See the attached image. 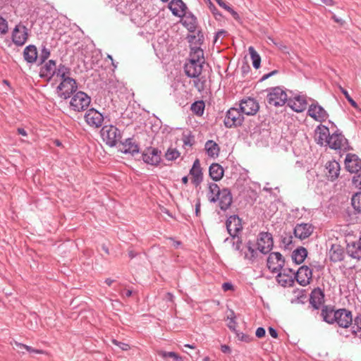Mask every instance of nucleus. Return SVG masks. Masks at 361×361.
<instances>
[{
    "label": "nucleus",
    "mask_w": 361,
    "mask_h": 361,
    "mask_svg": "<svg viewBox=\"0 0 361 361\" xmlns=\"http://www.w3.org/2000/svg\"><path fill=\"white\" fill-rule=\"evenodd\" d=\"M324 320L329 324L336 323L340 327L348 328L353 323V315L346 309L335 310L332 307H325L322 310Z\"/></svg>",
    "instance_id": "f257e3e1"
},
{
    "label": "nucleus",
    "mask_w": 361,
    "mask_h": 361,
    "mask_svg": "<svg viewBox=\"0 0 361 361\" xmlns=\"http://www.w3.org/2000/svg\"><path fill=\"white\" fill-rule=\"evenodd\" d=\"M100 135L102 141L110 147L116 146L121 139L120 130L111 125L103 126L100 130Z\"/></svg>",
    "instance_id": "f03ea898"
},
{
    "label": "nucleus",
    "mask_w": 361,
    "mask_h": 361,
    "mask_svg": "<svg viewBox=\"0 0 361 361\" xmlns=\"http://www.w3.org/2000/svg\"><path fill=\"white\" fill-rule=\"evenodd\" d=\"M91 102L90 97L83 92H78L71 98L69 104L70 108L75 112L85 111Z\"/></svg>",
    "instance_id": "7ed1b4c3"
},
{
    "label": "nucleus",
    "mask_w": 361,
    "mask_h": 361,
    "mask_svg": "<svg viewBox=\"0 0 361 361\" xmlns=\"http://www.w3.org/2000/svg\"><path fill=\"white\" fill-rule=\"evenodd\" d=\"M77 88L78 86L74 79H65L63 81H61L57 87L58 96L61 99H66L70 97L71 94L77 90Z\"/></svg>",
    "instance_id": "20e7f679"
},
{
    "label": "nucleus",
    "mask_w": 361,
    "mask_h": 361,
    "mask_svg": "<svg viewBox=\"0 0 361 361\" xmlns=\"http://www.w3.org/2000/svg\"><path fill=\"white\" fill-rule=\"evenodd\" d=\"M287 101V94L280 87H274L267 94V102L269 104L278 106H283Z\"/></svg>",
    "instance_id": "39448f33"
},
{
    "label": "nucleus",
    "mask_w": 361,
    "mask_h": 361,
    "mask_svg": "<svg viewBox=\"0 0 361 361\" xmlns=\"http://www.w3.org/2000/svg\"><path fill=\"white\" fill-rule=\"evenodd\" d=\"M257 250L263 253L267 254L269 253L274 245L272 235L271 233L268 232H262L259 233L257 238Z\"/></svg>",
    "instance_id": "423d86ee"
},
{
    "label": "nucleus",
    "mask_w": 361,
    "mask_h": 361,
    "mask_svg": "<svg viewBox=\"0 0 361 361\" xmlns=\"http://www.w3.org/2000/svg\"><path fill=\"white\" fill-rule=\"evenodd\" d=\"M244 118L241 113L235 108L230 109L224 119V124L227 128L240 126L243 122Z\"/></svg>",
    "instance_id": "0eeeda50"
},
{
    "label": "nucleus",
    "mask_w": 361,
    "mask_h": 361,
    "mask_svg": "<svg viewBox=\"0 0 361 361\" xmlns=\"http://www.w3.org/2000/svg\"><path fill=\"white\" fill-rule=\"evenodd\" d=\"M276 281L281 286H293L295 282V271L290 269H283L277 275Z\"/></svg>",
    "instance_id": "6e6552de"
},
{
    "label": "nucleus",
    "mask_w": 361,
    "mask_h": 361,
    "mask_svg": "<svg viewBox=\"0 0 361 361\" xmlns=\"http://www.w3.org/2000/svg\"><path fill=\"white\" fill-rule=\"evenodd\" d=\"M85 120L90 127L99 128L104 121V117L103 115L96 109H90L86 112Z\"/></svg>",
    "instance_id": "1a4fd4ad"
},
{
    "label": "nucleus",
    "mask_w": 361,
    "mask_h": 361,
    "mask_svg": "<svg viewBox=\"0 0 361 361\" xmlns=\"http://www.w3.org/2000/svg\"><path fill=\"white\" fill-rule=\"evenodd\" d=\"M326 145L334 149L346 150L348 149L347 140L343 135L338 133L330 135Z\"/></svg>",
    "instance_id": "9d476101"
},
{
    "label": "nucleus",
    "mask_w": 361,
    "mask_h": 361,
    "mask_svg": "<svg viewBox=\"0 0 361 361\" xmlns=\"http://www.w3.org/2000/svg\"><path fill=\"white\" fill-rule=\"evenodd\" d=\"M308 115L316 121L320 123L325 121L329 117L326 111L317 104H312L310 106Z\"/></svg>",
    "instance_id": "9b49d317"
},
{
    "label": "nucleus",
    "mask_w": 361,
    "mask_h": 361,
    "mask_svg": "<svg viewBox=\"0 0 361 361\" xmlns=\"http://www.w3.org/2000/svg\"><path fill=\"white\" fill-rule=\"evenodd\" d=\"M312 278V270L307 266H302L296 273H295V279H296L297 282L302 286H305L310 284Z\"/></svg>",
    "instance_id": "f8f14e48"
},
{
    "label": "nucleus",
    "mask_w": 361,
    "mask_h": 361,
    "mask_svg": "<svg viewBox=\"0 0 361 361\" xmlns=\"http://www.w3.org/2000/svg\"><path fill=\"white\" fill-rule=\"evenodd\" d=\"M284 265V260L279 252H272L267 259V267L272 272L280 271Z\"/></svg>",
    "instance_id": "ddd939ff"
},
{
    "label": "nucleus",
    "mask_w": 361,
    "mask_h": 361,
    "mask_svg": "<svg viewBox=\"0 0 361 361\" xmlns=\"http://www.w3.org/2000/svg\"><path fill=\"white\" fill-rule=\"evenodd\" d=\"M344 163L345 169L350 173H357L361 169V159L355 154H348Z\"/></svg>",
    "instance_id": "4468645a"
},
{
    "label": "nucleus",
    "mask_w": 361,
    "mask_h": 361,
    "mask_svg": "<svg viewBox=\"0 0 361 361\" xmlns=\"http://www.w3.org/2000/svg\"><path fill=\"white\" fill-rule=\"evenodd\" d=\"M240 108L242 113L249 116L257 114L259 106L254 99L248 97L241 101Z\"/></svg>",
    "instance_id": "2eb2a0df"
},
{
    "label": "nucleus",
    "mask_w": 361,
    "mask_h": 361,
    "mask_svg": "<svg viewBox=\"0 0 361 361\" xmlns=\"http://www.w3.org/2000/svg\"><path fill=\"white\" fill-rule=\"evenodd\" d=\"M314 231V227L310 224L302 223L295 226L294 229L295 236L300 240L310 237Z\"/></svg>",
    "instance_id": "dca6fc26"
},
{
    "label": "nucleus",
    "mask_w": 361,
    "mask_h": 361,
    "mask_svg": "<svg viewBox=\"0 0 361 361\" xmlns=\"http://www.w3.org/2000/svg\"><path fill=\"white\" fill-rule=\"evenodd\" d=\"M142 159L148 164L157 166L161 161L160 152L155 148H148L144 152Z\"/></svg>",
    "instance_id": "f3484780"
},
{
    "label": "nucleus",
    "mask_w": 361,
    "mask_h": 361,
    "mask_svg": "<svg viewBox=\"0 0 361 361\" xmlns=\"http://www.w3.org/2000/svg\"><path fill=\"white\" fill-rule=\"evenodd\" d=\"M27 30L24 25H18L13 32V42L19 46L23 45L27 39Z\"/></svg>",
    "instance_id": "a211bd4d"
},
{
    "label": "nucleus",
    "mask_w": 361,
    "mask_h": 361,
    "mask_svg": "<svg viewBox=\"0 0 361 361\" xmlns=\"http://www.w3.org/2000/svg\"><path fill=\"white\" fill-rule=\"evenodd\" d=\"M226 228L228 233L235 237L243 228L241 220L235 215L231 216L226 221Z\"/></svg>",
    "instance_id": "6ab92c4d"
},
{
    "label": "nucleus",
    "mask_w": 361,
    "mask_h": 361,
    "mask_svg": "<svg viewBox=\"0 0 361 361\" xmlns=\"http://www.w3.org/2000/svg\"><path fill=\"white\" fill-rule=\"evenodd\" d=\"M329 137V130L325 126L320 125L316 128L314 138L317 144L326 145Z\"/></svg>",
    "instance_id": "aec40b11"
},
{
    "label": "nucleus",
    "mask_w": 361,
    "mask_h": 361,
    "mask_svg": "<svg viewBox=\"0 0 361 361\" xmlns=\"http://www.w3.org/2000/svg\"><path fill=\"white\" fill-rule=\"evenodd\" d=\"M203 64L194 62V61H188L185 63L184 70L185 74L190 78H197L202 73Z\"/></svg>",
    "instance_id": "412c9836"
},
{
    "label": "nucleus",
    "mask_w": 361,
    "mask_h": 361,
    "mask_svg": "<svg viewBox=\"0 0 361 361\" xmlns=\"http://www.w3.org/2000/svg\"><path fill=\"white\" fill-rule=\"evenodd\" d=\"M288 106L296 112H302L307 107V102L304 97L297 96L288 101Z\"/></svg>",
    "instance_id": "4be33fe9"
},
{
    "label": "nucleus",
    "mask_w": 361,
    "mask_h": 361,
    "mask_svg": "<svg viewBox=\"0 0 361 361\" xmlns=\"http://www.w3.org/2000/svg\"><path fill=\"white\" fill-rule=\"evenodd\" d=\"M192 176V181L196 186L199 185L202 180V172L199 159H196L190 171Z\"/></svg>",
    "instance_id": "5701e85b"
},
{
    "label": "nucleus",
    "mask_w": 361,
    "mask_h": 361,
    "mask_svg": "<svg viewBox=\"0 0 361 361\" xmlns=\"http://www.w3.org/2000/svg\"><path fill=\"white\" fill-rule=\"evenodd\" d=\"M169 8L176 16L183 17L185 14L186 6L181 0H172Z\"/></svg>",
    "instance_id": "b1692460"
},
{
    "label": "nucleus",
    "mask_w": 361,
    "mask_h": 361,
    "mask_svg": "<svg viewBox=\"0 0 361 361\" xmlns=\"http://www.w3.org/2000/svg\"><path fill=\"white\" fill-rule=\"evenodd\" d=\"M326 175L331 180H334L338 178L340 172V165L336 161H328L326 164Z\"/></svg>",
    "instance_id": "393cba45"
},
{
    "label": "nucleus",
    "mask_w": 361,
    "mask_h": 361,
    "mask_svg": "<svg viewBox=\"0 0 361 361\" xmlns=\"http://www.w3.org/2000/svg\"><path fill=\"white\" fill-rule=\"evenodd\" d=\"M56 71V64L55 61L49 60L42 68L40 71V76L51 79L55 74Z\"/></svg>",
    "instance_id": "a878e982"
},
{
    "label": "nucleus",
    "mask_w": 361,
    "mask_h": 361,
    "mask_svg": "<svg viewBox=\"0 0 361 361\" xmlns=\"http://www.w3.org/2000/svg\"><path fill=\"white\" fill-rule=\"evenodd\" d=\"M218 200H219L220 208L222 210L227 209L232 203V196L230 191L226 188L221 190Z\"/></svg>",
    "instance_id": "bb28decb"
},
{
    "label": "nucleus",
    "mask_w": 361,
    "mask_h": 361,
    "mask_svg": "<svg viewBox=\"0 0 361 361\" xmlns=\"http://www.w3.org/2000/svg\"><path fill=\"white\" fill-rule=\"evenodd\" d=\"M194 61V62L204 64V58L203 50L197 47H192L189 55L188 61Z\"/></svg>",
    "instance_id": "cd10ccee"
},
{
    "label": "nucleus",
    "mask_w": 361,
    "mask_h": 361,
    "mask_svg": "<svg viewBox=\"0 0 361 361\" xmlns=\"http://www.w3.org/2000/svg\"><path fill=\"white\" fill-rule=\"evenodd\" d=\"M324 298V293L320 289H314L310 295V303L315 309H318L323 304Z\"/></svg>",
    "instance_id": "c85d7f7f"
},
{
    "label": "nucleus",
    "mask_w": 361,
    "mask_h": 361,
    "mask_svg": "<svg viewBox=\"0 0 361 361\" xmlns=\"http://www.w3.org/2000/svg\"><path fill=\"white\" fill-rule=\"evenodd\" d=\"M120 151L125 154L134 155L138 152L139 149L137 145L131 139H128L121 144Z\"/></svg>",
    "instance_id": "c756f323"
},
{
    "label": "nucleus",
    "mask_w": 361,
    "mask_h": 361,
    "mask_svg": "<svg viewBox=\"0 0 361 361\" xmlns=\"http://www.w3.org/2000/svg\"><path fill=\"white\" fill-rule=\"evenodd\" d=\"M25 59L29 63L35 62L37 59V48L34 45H29L25 47L23 51Z\"/></svg>",
    "instance_id": "7c9ffc66"
},
{
    "label": "nucleus",
    "mask_w": 361,
    "mask_h": 361,
    "mask_svg": "<svg viewBox=\"0 0 361 361\" xmlns=\"http://www.w3.org/2000/svg\"><path fill=\"white\" fill-rule=\"evenodd\" d=\"M343 250L339 245H332L329 250V257L331 261L338 262L343 259Z\"/></svg>",
    "instance_id": "2f4dec72"
},
{
    "label": "nucleus",
    "mask_w": 361,
    "mask_h": 361,
    "mask_svg": "<svg viewBox=\"0 0 361 361\" xmlns=\"http://www.w3.org/2000/svg\"><path fill=\"white\" fill-rule=\"evenodd\" d=\"M347 252L351 257L357 259H360L361 245L358 242L348 244L347 247Z\"/></svg>",
    "instance_id": "473e14b6"
},
{
    "label": "nucleus",
    "mask_w": 361,
    "mask_h": 361,
    "mask_svg": "<svg viewBox=\"0 0 361 361\" xmlns=\"http://www.w3.org/2000/svg\"><path fill=\"white\" fill-rule=\"evenodd\" d=\"M209 192L207 194L208 199L210 202H215L218 200L219 195L221 192L219 187L216 183H212L209 184Z\"/></svg>",
    "instance_id": "72a5a7b5"
},
{
    "label": "nucleus",
    "mask_w": 361,
    "mask_h": 361,
    "mask_svg": "<svg viewBox=\"0 0 361 361\" xmlns=\"http://www.w3.org/2000/svg\"><path fill=\"white\" fill-rule=\"evenodd\" d=\"M209 175L214 180H219L224 175V169L218 164H213L209 167Z\"/></svg>",
    "instance_id": "f704fd0d"
},
{
    "label": "nucleus",
    "mask_w": 361,
    "mask_h": 361,
    "mask_svg": "<svg viewBox=\"0 0 361 361\" xmlns=\"http://www.w3.org/2000/svg\"><path fill=\"white\" fill-rule=\"evenodd\" d=\"M307 255V251L304 247L296 249L292 255L293 260L297 264H301L304 262Z\"/></svg>",
    "instance_id": "c9c22d12"
},
{
    "label": "nucleus",
    "mask_w": 361,
    "mask_h": 361,
    "mask_svg": "<svg viewBox=\"0 0 361 361\" xmlns=\"http://www.w3.org/2000/svg\"><path fill=\"white\" fill-rule=\"evenodd\" d=\"M205 149L209 157H216L219 155V147L218 145L212 140H209L206 142Z\"/></svg>",
    "instance_id": "e433bc0d"
},
{
    "label": "nucleus",
    "mask_w": 361,
    "mask_h": 361,
    "mask_svg": "<svg viewBox=\"0 0 361 361\" xmlns=\"http://www.w3.org/2000/svg\"><path fill=\"white\" fill-rule=\"evenodd\" d=\"M249 53L250 54V58L252 59L253 66L257 69L260 66L261 58L257 52L255 51L254 47H250L248 48Z\"/></svg>",
    "instance_id": "4c0bfd02"
},
{
    "label": "nucleus",
    "mask_w": 361,
    "mask_h": 361,
    "mask_svg": "<svg viewBox=\"0 0 361 361\" xmlns=\"http://www.w3.org/2000/svg\"><path fill=\"white\" fill-rule=\"evenodd\" d=\"M181 20L182 24L185 26L188 30L192 31L195 28L196 19L193 16H183Z\"/></svg>",
    "instance_id": "58836bf2"
},
{
    "label": "nucleus",
    "mask_w": 361,
    "mask_h": 361,
    "mask_svg": "<svg viewBox=\"0 0 361 361\" xmlns=\"http://www.w3.org/2000/svg\"><path fill=\"white\" fill-rule=\"evenodd\" d=\"M71 71L70 69L66 67L63 65L59 66L56 71V75L60 78L61 81H63L65 79L71 78L70 77Z\"/></svg>",
    "instance_id": "ea45409f"
},
{
    "label": "nucleus",
    "mask_w": 361,
    "mask_h": 361,
    "mask_svg": "<svg viewBox=\"0 0 361 361\" xmlns=\"http://www.w3.org/2000/svg\"><path fill=\"white\" fill-rule=\"evenodd\" d=\"M204 103L203 101H197L194 102L191 106L192 111L197 116H202L204 110Z\"/></svg>",
    "instance_id": "a19ab883"
},
{
    "label": "nucleus",
    "mask_w": 361,
    "mask_h": 361,
    "mask_svg": "<svg viewBox=\"0 0 361 361\" xmlns=\"http://www.w3.org/2000/svg\"><path fill=\"white\" fill-rule=\"evenodd\" d=\"M157 353L159 355L162 357L164 359H166L167 357H171V358H173V360H175L176 361H183V358L174 352H166L164 350H158Z\"/></svg>",
    "instance_id": "79ce46f5"
},
{
    "label": "nucleus",
    "mask_w": 361,
    "mask_h": 361,
    "mask_svg": "<svg viewBox=\"0 0 361 361\" xmlns=\"http://www.w3.org/2000/svg\"><path fill=\"white\" fill-rule=\"evenodd\" d=\"M352 205L358 212H361V192H357L352 197Z\"/></svg>",
    "instance_id": "37998d69"
},
{
    "label": "nucleus",
    "mask_w": 361,
    "mask_h": 361,
    "mask_svg": "<svg viewBox=\"0 0 361 361\" xmlns=\"http://www.w3.org/2000/svg\"><path fill=\"white\" fill-rule=\"evenodd\" d=\"M180 157V152L174 148H169L165 154L167 160L172 161Z\"/></svg>",
    "instance_id": "c03bdc74"
},
{
    "label": "nucleus",
    "mask_w": 361,
    "mask_h": 361,
    "mask_svg": "<svg viewBox=\"0 0 361 361\" xmlns=\"http://www.w3.org/2000/svg\"><path fill=\"white\" fill-rule=\"evenodd\" d=\"M197 79L194 80V86L199 91L201 92L205 87L206 80L203 78H196Z\"/></svg>",
    "instance_id": "a18cd8bd"
},
{
    "label": "nucleus",
    "mask_w": 361,
    "mask_h": 361,
    "mask_svg": "<svg viewBox=\"0 0 361 361\" xmlns=\"http://www.w3.org/2000/svg\"><path fill=\"white\" fill-rule=\"evenodd\" d=\"M257 256V252L252 247L247 246L246 251L245 252V258L249 260H253Z\"/></svg>",
    "instance_id": "49530a36"
},
{
    "label": "nucleus",
    "mask_w": 361,
    "mask_h": 361,
    "mask_svg": "<svg viewBox=\"0 0 361 361\" xmlns=\"http://www.w3.org/2000/svg\"><path fill=\"white\" fill-rule=\"evenodd\" d=\"M236 337L239 341L245 343H250L252 341V338L250 336L247 335L243 332H236Z\"/></svg>",
    "instance_id": "de8ad7c7"
},
{
    "label": "nucleus",
    "mask_w": 361,
    "mask_h": 361,
    "mask_svg": "<svg viewBox=\"0 0 361 361\" xmlns=\"http://www.w3.org/2000/svg\"><path fill=\"white\" fill-rule=\"evenodd\" d=\"M341 90L342 93L345 95V97L347 99V100L349 102V103L355 109L358 108V106L357 103L352 99V97L349 95L347 90L343 89V87H341Z\"/></svg>",
    "instance_id": "09e8293b"
},
{
    "label": "nucleus",
    "mask_w": 361,
    "mask_h": 361,
    "mask_svg": "<svg viewBox=\"0 0 361 361\" xmlns=\"http://www.w3.org/2000/svg\"><path fill=\"white\" fill-rule=\"evenodd\" d=\"M269 39L274 43V44L275 46H276L281 51L284 52V53H288V47L287 46H286L285 44H283L282 42H274V40L271 38V37H269Z\"/></svg>",
    "instance_id": "8fccbe9b"
},
{
    "label": "nucleus",
    "mask_w": 361,
    "mask_h": 361,
    "mask_svg": "<svg viewBox=\"0 0 361 361\" xmlns=\"http://www.w3.org/2000/svg\"><path fill=\"white\" fill-rule=\"evenodd\" d=\"M353 183L355 187L361 189V172L357 176L353 177Z\"/></svg>",
    "instance_id": "3c124183"
},
{
    "label": "nucleus",
    "mask_w": 361,
    "mask_h": 361,
    "mask_svg": "<svg viewBox=\"0 0 361 361\" xmlns=\"http://www.w3.org/2000/svg\"><path fill=\"white\" fill-rule=\"evenodd\" d=\"M112 343L116 345H118L123 350H128L130 349V346L128 344L121 343L117 341L115 339L112 340Z\"/></svg>",
    "instance_id": "603ef678"
},
{
    "label": "nucleus",
    "mask_w": 361,
    "mask_h": 361,
    "mask_svg": "<svg viewBox=\"0 0 361 361\" xmlns=\"http://www.w3.org/2000/svg\"><path fill=\"white\" fill-rule=\"evenodd\" d=\"M50 55V51L48 49L44 48L42 51L40 59L42 60V62L44 61L46 59L49 58Z\"/></svg>",
    "instance_id": "864d4df0"
},
{
    "label": "nucleus",
    "mask_w": 361,
    "mask_h": 361,
    "mask_svg": "<svg viewBox=\"0 0 361 361\" xmlns=\"http://www.w3.org/2000/svg\"><path fill=\"white\" fill-rule=\"evenodd\" d=\"M265 329L262 327L257 328L255 332L256 336L259 338H263L265 336Z\"/></svg>",
    "instance_id": "5fc2aeb1"
},
{
    "label": "nucleus",
    "mask_w": 361,
    "mask_h": 361,
    "mask_svg": "<svg viewBox=\"0 0 361 361\" xmlns=\"http://www.w3.org/2000/svg\"><path fill=\"white\" fill-rule=\"evenodd\" d=\"M227 11H228L231 15L232 16L236 19V20H238L239 19V16L238 14L237 13V12H235L231 7H230L229 6L226 8V9Z\"/></svg>",
    "instance_id": "6e6d98bb"
},
{
    "label": "nucleus",
    "mask_w": 361,
    "mask_h": 361,
    "mask_svg": "<svg viewBox=\"0 0 361 361\" xmlns=\"http://www.w3.org/2000/svg\"><path fill=\"white\" fill-rule=\"evenodd\" d=\"M353 334L355 336L361 338V327H360L359 326H357L356 328L353 327Z\"/></svg>",
    "instance_id": "4d7b16f0"
},
{
    "label": "nucleus",
    "mask_w": 361,
    "mask_h": 361,
    "mask_svg": "<svg viewBox=\"0 0 361 361\" xmlns=\"http://www.w3.org/2000/svg\"><path fill=\"white\" fill-rule=\"evenodd\" d=\"M8 30V26L6 20L1 18V33H5Z\"/></svg>",
    "instance_id": "13d9d810"
},
{
    "label": "nucleus",
    "mask_w": 361,
    "mask_h": 361,
    "mask_svg": "<svg viewBox=\"0 0 361 361\" xmlns=\"http://www.w3.org/2000/svg\"><path fill=\"white\" fill-rule=\"evenodd\" d=\"M226 33V32L224 30L219 31L216 35V37L214 39V42H216L218 41L219 38L224 37Z\"/></svg>",
    "instance_id": "bf43d9fd"
},
{
    "label": "nucleus",
    "mask_w": 361,
    "mask_h": 361,
    "mask_svg": "<svg viewBox=\"0 0 361 361\" xmlns=\"http://www.w3.org/2000/svg\"><path fill=\"white\" fill-rule=\"evenodd\" d=\"M222 288L224 291H227L233 289V285L230 283H224L222 285Z\"/></svg>",
    "instance_id": "052dcab7"
},
{
    "label": "nucleus",
    "mask_w": 361,
    "mask_h": 361,
    "mask_svg": "<svg viewBox=\"0 0 361 361\" xmlns=\"http://www.w3.org/2000/svg\"><path fill=\"white\" fill-rule=\"evenodd\" d=\"M269 332L271 337H273L274 338H276L278 337V334L274 328L269 327Z\"/></svg>",
    "instance_id": "680f3d73"
},
{
    "label": "nucleus",
    "mask_w": 361,
    "mask_h": 361,
    "mask_svg": "<svg viewBox=\"0 0 361 361\" xmlns=\"http://www.w3.org/2000/svg\"><path fill=\"white\" fill-rule=\"evenodd\" d=\"M206 4L208 6V7H209V10H210L213 13H215V11H216V8L215 6L212 4V2L211 1V0H209V2H207Z\"/></svg>",
    "instance_id": "e2e57ef3"
},
{
    "label": "nucleus",
    "mask_w": 361,
    "mask_h": 361,
    "mask_svg": "<svg viewBox=\"0 0 361 361\" xmlns=\"http://www.w3.org/2000/svg\"><path fill=\"white\" fill-rule=\"evenodd\" d=\"M216 1L219 6L224 8L225 10L228 6L224 0H216Z\"/></svg>",
    "instance_id": "0e129e2a"
},
{
    "label": "nucleus",
    "mask_w": 361,
    "mask_h": 361,
    "mask_svg": "<svg viewBox=\"0 0 361 361\" xmlns=\"http://www.w3.org/2000/svg\"><path fill=\"white\" fill-rule=\"evenodd\" d=\"M16 346L19 350L25 349L26 350H30V346L23 344V343H16Z\"/></svg>",
    "instance_id": "69168bd1"
},
{
    "label": "nucleus",
    "mask_w": 361,
    "mask_h": 361,
    "mask_svg": "<svg viewBox=\"0 0 361 361\" xmlns=\"http://www.w3.org/2000/svg\"><path fill=\"white\" fill-rule=\"evenodd\" d=\"M228 326L229 329L234 330L235 326V319L230 320V322L228 324Z\"/></svg>",
    "instance_id": "338daca9"
},
{
    "label": "nucleus",
    "mask_w": 361,
    "mask_h": 361,
    "mask_svg": "<svg viewBox=\"0 0 361 361\" xmlns=\"http://www.w3.org/2000/svg\"><path fill=\"white\" fill-rule=\"evenodd\" d=\"M322 3L327 5V6H334L335 4L333 0H321Z\"/></svg>",
    "instance_id": "774afa93"
}]
</instances>
